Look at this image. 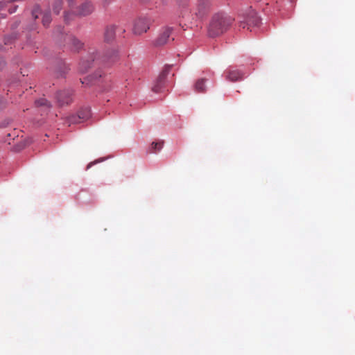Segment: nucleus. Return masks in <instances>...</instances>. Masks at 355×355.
<instances>
[{"label": "nucleus", "instance_id": "39448f33", "mask_svg": "<svg viewBox=\"0 0 355 355\" xmlns=\"http://www.w3.org/2000/svg\"><path fill=\"white\" fill-rule=\"evenodd\" d=\"M94 10V6L93 3L85 0L80 6L78 8L77 15L79 16H87L93 12Z\"/></svg>", "mask_w": 355, "mask_h": 355}, {"label": "nucleus", "instance_id": "6ab92c4d", "mask_svg": "<svg viewBox=\"0 0 355 355\" xmlns=\"http://www.w3.org/2000/svg\"><path fill=\"white\" fill-rule=\"evenodd\" d=\"M163 146V141L162 142H153L151 146L150 153H157L159 150Z\"/></svg>", "mask_w": 355, "mask_h": 355}, {"label": "nucleus", "instance_id": "412c9836", "mask_svg": "<svg viewBox=\"0 0 355 355\" xmlns=\"http://www.w3.org/2000/svg\"><path fill=\"white\" fill-rule=\"evenodd\" d=\"M31 14L34 19H37L39 15L42 14L40 7L38 6H35L33 8Z\"/></svg>", "mask_w": 355, "mask_h": 355}, {"label": "nucleus", "instance_id": "bb28decb", "mask_svg": "<svg viewBox=\"0 0 355 355\" xmlns=\"http://www.w3.org/2000/svg\"><path fill=\"white\" fill-rule=\"evenodd\" d=\"M101 76H102L101 73L98 74V77H101Z\"/></svg>", "mask_w": 355, "mask_h": 355}, {"label": "nucleus", "instance_id": "1a4fd4ad", "mask_svg": "<svg viewBox=\"0 0 355 355\" xmlns=\"http://www.w3.org/2000/svg\"><path fill=\"white\" fill-rule=\"evenodd\" d=\"M168 73V69H166L163 70V71L161 73V74L159 76V77L157 79L156 83L153 87V90L155 92H159L162 88V87L164 85L165 78Z\"/></svg>", "mask_w": 355, "mask_h": 355}, {"label": "nucleus", "instance_id": "393cba45", "mask_svg": "<svg viewBox=\"0 0 355 355\" xmlns=\"http://www.w3.org/2000/svg\"><path fill=\"white\" fill-rule=\"evenodd\" d=\"M73 1L74 0H69V6H72V4L73 3Z\"/></svg>", "mask_w": 355, "mask_h": 355}, {"label": "nucleus", "instance_id": "9d476101", "mask_svg": "<svg viewBox=\"0 0 355 355\" xmlns=\"http://www.w3.org/2000/svg\"><path fill=\"white\" fill-rule=\"evenodd\" d=\"M67 44L69 46L71 49L74 51H78L83 46V44L78 39L73 36H69L67 38Z\"/></svg>", "mask_w": 355, "mask_h": 355}, {"label": "nucleus", "instance_id": "423d86ee", "mask_svg": "<svg viewBox=\"0 0 355 355\" xmlns=\"http://www.w3.org/2000/svg\"><path fill=\"white\" fill-rule=\"evenodd\" d=\"M91 116L90 109L84 108L78 111L77 116H72L70 118L71 123H81L87 120Z\"/></svg>", "mask_w": 355, "mask_h": 355}, {"label": "nucleus", "instance_id": "f257e3e1", "mask_svg": "<svg viewBox=\"0 0 355 355\" xmlns=\"http://www.w3.org/2000/svg\"><path fill=\"white\" fill-rule=\"evenodd\" d=\"M230 17L220 14L214 15L209 24L208 32L210 37H216L226 31L232 23Z\"/></svg>", "mask_w": 355, "mask_h": 355}, {"label": "nucleus", "instance_id": "0eeeda50", "mask_svg": "<svg viewBox=\"0 0 355 355\" xmlns=\"http://www.w3.org/2000/svg\"><path fill=\"white\" fill-rule=\"evenodd\" d=\"M171 28H166L155 41V45L162 46L167 43L172 33Z\"/></svg>", "mask_w": 355, "mask_h": 355}, {"label": "nucleus", "instance_id": "5701e85b", "mask_svg": "<svg viewBox=\"0 0 355 355\" xmlns=\"http://www.w3.org/2000/svg\"><path fill=\"white\" fill-rule=\"evenodd\" d=\"M5 66V61L3 58H0V69Z\"/></svg>", "mask_w": 355, "mask_h": 355}, {"label": "nucleus", "instance_id": "aec40b11", "mask_svg": "<svg viewBox=\"0 0 355 355\" xmlns=\"http://www.w3.org/2000/svg\"><path fill=\"white\" fill-rule=\"evenodd\" d=\"M62 0H55L53 8L55 13L58 14L62 9Z\"/></svg>", "mask_w": 355, "mask_h": 355}, {"label": "nucleus", "instance_id": "f03ea898", "mask_svg": "<svg viewBox=\"0 0 355 355\" xmlns=\"http://www.w3.org/2000/svg\"><path fill=\"white\" fill-rule=\"evenodd\" d=\"M150 20L147 17L138 18L134 23L133 33L135 35H141L146 33L150 28Z\"/></svg>", "mask_w": 355, "mask_h": 355}, {"label": "nucleus", "instance_id": "7ed1b4c3", "mask_svg": "<svg viewBox=\"0 0 355 355\" xmlns=\"http://www.w3.org/2000/svg\"><path fill=\"white\" fill-rule=\"evenodd\" d=\"M73 92L67 89L60 91L56 94V99L59 106H64L70 104L73 101Z\"/></svg>", "mask_w": 355, "mask_h": 355}, {"label": "nucleus", "instance_id": "b1692460", "mask_svg": "<svg viewBox=\"0 0 355 355\" xmlns=\"http://www.w3.org/2000/svg\"><path fill=\"white\" fill-rule=\"evenodd\" d=\"M113 0H104V3L105 4H109L110 3H111Z\"/></svg>", "mask_w": 355, "mask_h": 355}, {"label": "nucleus", "instance_id": "6e6552de", "mask_svg": "<svg viewBox=\"0 0 355 355\" xmlns=\"http://www.w3.org/2000/svg\"><path fill=\"white\" fill-rule=\"evenodd\" d=\"M118 58V52L115 49L109 50L101 59L104 63L114 62Z\"/></svg>", "mask_w": 355, "mask_h": 355}, {"label": "nucleus", "instance_id": "20e7f679", "mask_svg": "<svg viewBox=\"0 0 355 355\" xmlns=\"http://www.w3.org/2000/svg\"><path fill=\"white\" fill-rule=\"evenodd\" d=\"M95 53H90L87 58H83L81 60L79 64V70L81 73H85L87 70L93 65L94 62L96 60V55H94Z\"/></svg>", "mask_w": 355, "mask_h": 355}, {"label": "nucleus", "instance_id": "f8f14e48", "mask_svg": "<svg viewBox=\"0 0 355 355\" xmlns=\"http://www.w3.org/2000/svg\"><path fill=\"white\" fill-rule=\"evenodd\" d=\"M242 77L243 73L239 70H230L227 75V79L232 82L241 80Z\"/></svg>", "mask_w": 355, "mask_h": 355}, {"label": "nucleus", "instance_id": "f3484780", "mask_svg": "<svg viewBox=\"0 0 355 355\" xmlns=\"http://www.w3.org/2000/svg\"><path fill=\"white\" fill-rule=\"evenodd\" d=\"M51 17L50 12L49 11H47V12L42 13V22L44 26H45V27L48 26L49 25V24L51 23Z\"/></svg>", "mask_w": 355, "mask_h": 355}, {"label": "nucleus", "instance_id": "4468645a", "mask_svg": "<svg viewBox=\"0 0 355 355\" xmlns=\"http://www.w3.org/2000/svg\"><path fill=\"white\" fill-rule=\"evenodd\" d=\"M209 5V0H198V12L196 13L200 16L203 15L206 9L208 8Z\"/></svg>", "mask_w": 355, "mask_h": 355}, {"label": "nucleus", "instance_id": "a878e982", "mask_svg": "<svg viewBox=\"0 0 355 355\" xmlns=\"http://www.w3.org/2000/svg\"><path fill=\"white\" fill-rule=\"evenodd\" d=\"M120 31H121V32L122 33L125 31V30H124V29H123V28H120Z\"/></svg>", "mask_w": 355, "mask_h": 355}, {"label": "nucleus", "instance_id": "2eb2a0df", "mask_svg": "<svg viewBox=\"0 0 355 355\" xmlns=\"http://www.w3.org/2000/svg\"><path fill=\"white\" fill-rule=\"evenodd\" d=\"M259 23L260 19L255 13H252L247 19V24L248 25L258 26Z\"/></svg>", "mask_w": 355, "mask_h": 355}, {"label": "nucleus", "instance_id": "dca6fc26", "mask_svg": "<svg viewBox=\"0 0 355 355\" xmlns=\"http://www.w3.org/2000/svg\"><path fill=\"white\" fill-rule=\"evenodd\" d=\"M35 104L38 107H44L47 110L51 107L50 102H49L45 98H40L37 100L35 101Z\"/></svg>", "mask_w": 355, "mask_h": 355}, {"label": "nucleus", "instance_id": "ddd939ff", "mask_svg": "<svg viewBox=\"0 0 355 355\" xmlns=\"http://www.w3.org/2000/svg\"><path fill=\"white\" fill-rule=\"evenodd\" d=\"M207 80L205 78H200L196 80L194 84V89L197 92H205L206 89V83Z\"/></svg>", "mask_w": 355, "mask_h": 355}, {"label": "nucleus", "instance_id": "a211bd4d", "mask_svg": "<svg viewBox=\"0 0 355 355\" xmlns=\"http://www.w3.org/2000/svg\"><path fill=\"white\" fill-rule=\"evenodd\" d=\"M4 7H6L8 8V12L10 14L14 13L16 11L17 8V6H12V5H9L8 3L0 2V10H3Z\"/></svg>", "mask_w": 355, "mask_h": 355}, {"label": "nucleus", "instance_id": "9b49d317", "mask_svg": "<svg viewBox=\"0 0 355 355\" xmlns=\"http://www.w3.org/2000/svg\"><path fill=\"white\" fill-rule=\"evenodd\" d=\"M116 27L114 25L109 26L106 28L104 33V40L107 42H110L114 39Z\"/></svg>", "mask_w": 355, "mask_h": 355}, {"label": "nucleus", "instance_id": "4be33fe9", "mask_svg": "<svg viewBox=\"0 0 355 355\" xmlns=\"http://www.w3.org/2000/svg\"><path fill=\"white\" fill-rule=\"evenodd\" d=\"M71 17H73V15H71L69 12H65V14H64V21L67 23H69V20L71 19Z\"/></svg>", "mask_w": 355, "mask_h": 355}]
</instances>
